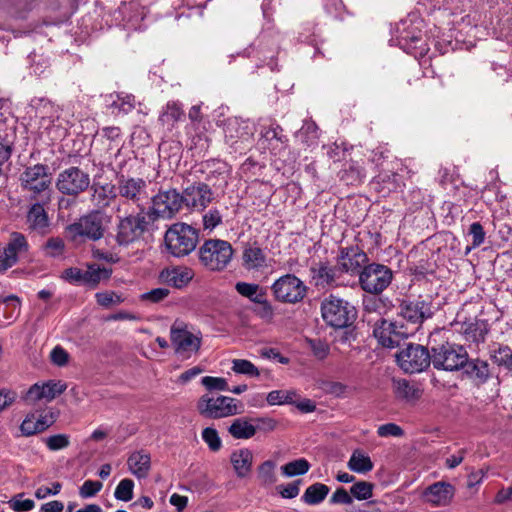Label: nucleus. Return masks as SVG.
<instances>
[{
    "instance_id": "f257e3e1",
    "label": "nucleus",
    "mask_w": 512,
    "mask_h": 512,
    "mask_svg": "<svg viewBox=\"0 0 512 512\" xmlns=\"http://www.w3.org/2000/svg\"><path fill=\"white\" fill-rule=\"evenodd\" d=\"M234 254L232 245L222 239H207L197 250L200 264L209 272H222L230 264Z\"/></svg>"
},
{
    "instance_id": "f03ea898",
    "label": "nucleus",
    "mask_w": 512,
    "mask_h": 512,
    "mask_svg": "<svg viewBox=\"0 0 512 512\" xmlns=\"http://www.w3.org/2000/svg\"><path fill=\"white\" fill-rule=\"evenodd\" d=\"M198 239V230L183 222L172 224L164 236L168 252L175 257L189 255L196 248Z\"/></svg>"
},
{
    "instance_id": "7ed1b4c3",
    "label": "nucleus",
    "mask_w": 512,
    "mask_h": 512,
    "mask_svg": "<svg viewBox=\"0 0 512 512\" xmlns=\"http://www.w3.org/2000/svg\"><path fill=\"white\" fill-rule=\"evenodd\" d=\"M19 181L21 188L30 193V199L49 201L52 175L47 165L35 164L26 167L20 174Z\"/></svg>"
},
{
    "instance_id": "20e7f679",
    "label": "nucleus",
    "mask_w": 512,
    "mask_h": 512,
    "mask_svg": "<svg viewBox=\"0 0 512 512\" xmlns=\"http://www.w3.org/2000/svg\"><path fill=\"white\" fill-rule=\"evenodd\" d=\"M321 315L327 325L346 328L356 320L357 311L348 301L330 295L321 303Z\"/></svg>"
},
{
    "instance_id": "39448f33",
    "label": "nucleus",
    "mask_w": 512,
    "mask_h": 512,
    "mask_svg": "<svg viewBox=\"0 0 512 512\" xmlns=\"http://www.w3.org/2000/svg\"><path fill=\"white\" fill-rule=\"evenodd\" d=\"M153 222L146 208H141L135 214L119 217L116 234L117 243L121 246H127L135 242L148 231Z\"/></svg>"
},
{
    "instance_id": "423d86ee",
    "label": "nucleus",
    "mask_w": 512,
    "mask_h": 512,
    "mask_svg": "<svg viewBox=\"0 0 512 512\" xmlns=\"http://www.w3.org/2000/svg\"><path fill=\"white\" fill-rule=\"evenodd\" d=\"M151 206L146 209L153 221L157 219H172L184 206L182 193L174 188L159 190L150 197Z\"/></svg>"
},
{
    "instance_id": "0eeeda50",
    "label": "nucleus",
    "mask_w": 512,
    "mask_h": 512,
    "mask_svg": "<svg viewBox=\"0 0 512 512\" xmlns=\"http://www.w3.org/2000/svg\"><path fill=\"white\" fill-rule=\"evenodd\" d=\"M198 413L210 419H221L239 414L237 400L228 396L202 395L196 404Z\"/></svg>"
},
{
    "instance_id": "6e6552de",
    "label": "nucleus",
    "mask_w": 512,
    "mask_h": 512,
    "mask_svg": "<svg viewBox=\"0 0 512 512\" xmlns=\"http://www.w3.org/2000/svg\"><path fill=\"white\" fill-rule=\"evenodd\" d=\"M432 364L438 370L456 371L463 368L468 360V353L461 345L446 342L432 346Z\"/></svg>"
},
{
    "instance_id": "1a4fd4ad",
    "label": "nucleus",
    "mask_w": 512,
    "mask_h": 512,
    "mask_svg": "<svg viewBox=\"0 0 512 512\" xmlns=\"http://www.w3.org/2000/svg\"><path fill=\"white\" fill-rule=\"evenodd\" d=\"M148 187L149 183L139 177L121 175L116 182L117 196L135 205L139 210L145 208V204L150 199Z\"/></svg>"
},
{
    "instance_id": "9d476101",
    "label": "nucleus",
    "mask_w": 512,
    "mask_h": 512,
    "mask_svg": "<svg viewBox=\"0 0 512 512\" xmlns=\"http://www.w3.org/2000/svg\"><path fill=\"white\" fill-rule=\"evenodd\" d=\"M67 234L74 242L88 239L97 241L104 235L103 217L98 212H92L82 216L77 222L66 228Z\"/></svg>"
},
{
    "instance_id": "9b49d317",
    "label": "nucleus",
    "mask_w": 512,
    "mask_h": 512,
    "mask_svg": "<svg viewBox=\"0 0 512 512\" xmlns=\"http://www.w3.org/2000/svg\"><path fill=\"white\" fill-rule=\"evenodd\" d=\"M274 298L287 304L301 302L307 293L304 282L293 274H286L279 277L271 286Z\"/></svg>"
},
{
    "instance_id": "f8f14e48",
    "label": "nucleus",
    "mask_w": 512,
    "mask_h": 512,
    "mask_svg": "<svg viewBox=\"0 0 512 512\" xmlns=\"http://www.w3.org/2000/svg\"><path fill=\"white\" fill-rule=\"evenodd\" d=\"M392 277L390 268L382 264L372 263L362 269L359 275V283L364 291L376 295L390 285Z\"/></svg>"
},
{
    "instance_id": "ddd939ff",
    "label": "nucleus",
    "mask_w": 512,
    "mask_h": 512,
    "mask_svg": "<svg viewBox=\"0 0 512 512\" xmlns=\"http://www.w3.org/2000/svg\"><path fill=\"white\" fill-rule=\"evenodd\" d=\"M397 362L406 373H418L426 369L432 362V355L419 344H408L396 355Z\"/></svg>"
},
{
    "instance_id": "4468645a",
    "label": "nucleus",
    "mask_w": 512,
    "mask_h": 512,
    "mask_svg": "<svg viewBox=\"0 0 512 512\" xmlns=\"http://www.w3.org/2000/svg\"><path fill=\"white\" fill-rule=\"evenodd\" d=\"M170 339L175 352L186 359L190 358L192 354H196L202 344L201 332L193 333L186 326L177 324L171 327Z\"/></svg>"
},
{
    "instance_id": "2eb2a0df",
    "label": "nucleus",
    "mask_w": 512,
    "mask_h": 512,
    "mask_svg": "<svg viewBox=\"0 0 512 512\" xmlns=\"http://www.w3.org/2000/svg\"><path fill=\"white\" fill-rule=\"evenodd\" d=\"M90 185V176L78 167H69L61 171L56 180V188L65 195L76 196Z\"/></svg>"
},
{
    "instance_id": "dca6fc26",
    "label": "nucleus",
    "mask_w": 512,
    "mask_h": 512,
    "mask_svg": "<svg viewBox=\"0 0 512 512\" xmlns=\"http://www.w3.org/2000/svg\"><path fill=\"white\" fill-rule=\"evenodd\" d=\"M373 335L383 347L394 348L399 346L403 339L408 338L410 333L403 325L398 326L379 317L374 321Z\"/></svg>"
},
{
    "instance_id": "f3484780",
    "label": "nucleus",
    "mask_w": 512,
    "mask_h": 512,
    "mask_svg": "<svg viewBox=\"0 0 512 512\" xmlns=\"http://www.w3.org/2000/svg\"><path fill=\"white\" fill-rule=\"evenodd\" d=\"M433 313L431 301L422 297L404 299L399 305V315L414 325H421L425 320L431 318Z\"/></svg>"
},
{
    "instance_id": "a211bd4d",
    "label": "nucleus",
    "mask_w": 512,
    "mask_h": 512,
    "mask_svg": "<svg viewBox=\"0 0 512 512\" xmlns=\"http://www.w3.org/2000/svg\"><path fill=\"white\" fill-rule=\"evenodd\" d=\"M28 247V242L23 234L12 232L6 247L0 248V273L15 265L19 255L27 252Z\"/></svg>"
},
{
    "instance_id": "6ab92c4d",
    "label": "nucleus",
    "mask_w": 512,
    "mask_h": 512,
    "mask_svg": "<svg viewBox=\"0 0 512 512\" xmlns=\"http://www.w3.org/2000/svg\"><path fill=\"white\" fill-rule=\"evenodd\" d=\"M182 196L184 206L203 211L212 202L214 193L208 184L196 182L186 187Z\"/></svg>"
},
{
    "instance_id": "aec40b11",
    "label": "nucleus",
    "mask_w": 512,
    "mask_h": 512,
    "mask_svg": "<svg viewBox=\"0 0 512 512\" xmlns=\"http://www.w3.org/2000/svg\"><path fill=\"white\" fill-rule=\"evenodd\" d=\"M368 261L364 251L358 246L343 247L337 258V264L341 272L351 275L361 273L362 266Z\"/></svg>"
},
{
    "instance_id": "412c9836",
    "label": "nucleus",
    "mask_w": 512,
    "mask_h": 512,
    "mask_svg": "<svg viewBox=\"0 0 512 512\" xmlns=\"http://www.w3.org/2000/svg\"><path fill=\"white\" fill-rule=\"evenodd\" d=\"M67 386L62 381H47L33 384L24 395V400L30 403L45 400L50 402L61 395Z\"/></svg>"
},
{
    "instance_id": "4be33fe9",
    "label": "nucleus",
    "mask_w": 512,
    "mask_h": 512,
    "mask_svg": "<svg viewBox=\"0 0 512 512\" xmlns=\"http://www.w3.org/2000/svg\"><path fill=\"white\" fill-rule=\"evenodd\" d=\"M455 495V487L445 481H438L429 485L422 493L423 500L433 507L449 505Z\"/></svg>"
},
{
    "instance_id": "5701e85b",
    "label": "nucleus",
    "mask_w": 512,
    "mask_h": 512,
    "mask_svg": "<svg viewBox=\"0 0 512 512\" xmlns=\"http://www.w3.org/2000/svg\"><path fill=\"white\" fill-rule=\"evenodd\" d=\"M225 139L230 145L248 142L253 136V127L246 120L230 118L224 128Z\"/></svg>"
},
{
    "instance_id": "b1692460",
    "label": "nucleus",
    "mask_w": 512,
    "mask_h": 512,
    "mask_svg": "<svg viewBox=\"0 0 512 512\" xmlns=\"http://www.w3.org/2000/svg\"><path fill=\"white\" fill-rule=\"evenodd\" d=\"M129 472L137 479H145L151 470V456L144 450L132 452L127 459Z\"/></svg>"
},
{
    "instance_id": "393cba45",
    "label": "nucleus",
    "mask_w": 512,
    "mask_h": 512,
    "mask_svg": "<svg viewBox=\"0 0 512 512\" xmlns=\"http://www.w3.org/2000/svg\"><path fill=\"white\" fill-rule=\"evenodd\" d=\"M253 453L248 448H241L232 451L230 454V463L238 478H246L249 476L253 465Z\"/></svg>"
},
{
    "instance_id": "a878e982",
    "label": "nucleus",
    "mask_w": 512,
    "mask_h": 512,
    "mask_svg": "<svg viewBox=\"0 0 512 512\" xmlns=\"http://www.w3.org/2000/svg\"><path fill=\"white\" fill-rule=\"evenodd\" d=\"M54 423L52 416L40 415L38 418L34 413L26 415L20 425L23 436L29 437L47 430Z\"/></svg>"
},
{
    "instance_id": "bb28decb",
    "label": "nucleus",
    "mask_w": 512,
    "mask_h": 512,
    "mask_svg": "<svg viewBox=\"0 0 512 512\" xmlns=\"http://www.w3.org/2000/svg\"><path fill=\"white\" fill-rule=\"evenodd\" d=\"M194 275L193 269L186 266H177L161 272V278L170 286L178 289L186 287Z\"/></svg>"
},
{
    "instance_id": "cd10ccee",
    "label": "nucleus",
    "mask_w": 512,
    "mask_h": 512,
    "mask_svg": "<svg viewBox=\"0 0 512 512\" xmlns=\"http://www.w3.org/2000/svg\"><path fill=\"white\" fill-rule=\"evenodd\" d=\"M338 269L328 263L319 262L310 268L311 277L317 287L331 286L336 282Z\"/></svg>"
},
{
    "instance_id": "c85d7f7f",
    "label": "nucleus",
    "mask_w": 512,
    "mask_h": 512,
    "mask_svg": "<svg viewBox=\"0 0 512 512\" xmlns=\"http://www.w3.org/2000/svg\"><path fill=\"white\" fill-rule=\"evenodd\" d=\"M242 265L247 270H259L266 265V254L256 243L246 244L242 253Z\"/></svg>"
},
{
    "instance_id": "c756f323",
    "label": "nucleus",
    "mask_w": 512,
    "mask_h": 512,
    "mask_svg": "<svg viewBox=\"0 0 512 512\" xmlns=\"http://www.w3.org/2000/svg\"><path fill=\"white\" fill-rule=\"evenodd\" d=\"M390 45H399V47L408 54H424L428 48L422 43L418 34H399L389 40Z\"/></svg>"
},
{
    "instance_id": "7c9ffc66",
    "label": "nucleus",
    "mask_w": 512,
    "mask_h": 512,
    "mask_svg": "<svg viewBox=\"0 0 512 512\" xmlns=\"http://www.w3.org/2000/svg\"><path fill=\"white\" fill-rule=\"evenodd\" d=\"M438 43L444 41L447 43L445 48H440L443 53L451 50H470L475 46V35L474 34H438Z\"/></svg>"
},
{
    "instance_id": "2f4dec72",
    "label": "nucleus",
    "mask_w": 512,
    "mask_h": 512,
    "mask_svg": "<svg viewBox=\"0 0 512 512\" xmlns=\"http://www.w3.org/2000/svg\"><path fill=\"white\" fill-rule=\"evenodd\" d=\"M91 201L95 207L105 208L110 205L111 201L117 197L116 184H98L94 183L91 187Z\"/></svg>"
},
{
    "instance_id": "473e14b6",
    "label": "nucleus",
    "mask_w": 512,
    "mask_h": 512,
    "mask_svg": "<svg viewBox=\"0 0 512 512\" xmlns=\"http://www.w3.org/2000/svg\"><path fill=\"white\" fill-rule=\"evenodd\" d=\"M393 391L397 399L407 403H415L423 394L422 389L418 385L410 383L405 379L395 380Z\"/></svg>"
},
{
    "instance_id": "72a5a7b5",
    "label": "nucleus",
    "mask_w": 512,
    "mask_h": 512,
    "mask_svg": "<svg viewBox=\"0 0 512 512\" xmlns=\"http://www.w3.org/2000/svg\"><path fill=\"white\" fill-rule=\"evenodd\" d=\"M488 330L487 321L482 319H473L461 325V332L466 340L474 343L483 342Z\"/></svg>"
},
{
    "instance_id": "f704fd0d",
    "label": "nucleus",
    "mask_w": 512,
    "mask_h": 512,
    "mask_svg": "<svg viewBox=\"0 0 512 512\" xmlns=\"http://www.w3.org/2000/svg\"><path fill=\"white\" fill-rule=\"evenodd\" d=\"M107 107L112 114H128L135 108L133 95L110 94L106 97Z\"/></svg>"
},
{
    "instance_id": "c9c22d12",
    "label": "nucleus",
    "mask_w": 512,
    "mask_h": 512,
    "mask_svg": "<svg viewBox=\"0 0 512 512\" xmlns=\"http://www.w3.org/2000/svg\"><path fill=\"white\" fill-rule=\"evenodd\" d=\"M257 428L252 419L240 417L232 421L228 432L235 439H250L256 434Z\"/></svg>"
},
{
    "instance_id": "e433bc0d",
    "label": "nucleus",
    "mask_w": 512,
    "mask_h": 512,
    "mask_svg": "<svg viewBox=\"0 0 512 512\" xmlns=\"http://www.w3.org/2000/svg\"><path fill=\"white\" fill-rule=\"evenodd\" d=\"M27 223L29 228L40 233H44L49 225L48 215L41 203H35L31 206L27 214Z\"/></svg>"
},
{
    "instance_id": "4c0bfd02",
    "label": "nucleus",
    "mask_w": 512,
    "mask_h": 512,
    "mask_svg": "<svg viewBox=\"0 0 512 512\" xmlns=\"http://www.w3.org/2000/svg\"><path fill=\"white\" fill-rule=\"evenodd\" d=\"M184 116L182 105L178 101H169L159 115V122L171 130Z\"/></svg>"
},
{
    "instance_id": "58836bf2",
    "label": "nucleus",
    "mask_w": 512,
    "mask_h": 512,
    "mask_svg": "<svg viewBox=\"0 0 512 512\" xmlns=\"http://www.w3.org/2000/svg\"><path fill=\"white\" fill-rule=\"evenodd\" d=\"M465 373L477 383H485L490 377L489 365L486 361L479 359L468 361L464 365Z\"/></svg>"
},
{
    "instance_id": "ea45409f",
    "label": "nucleus",
    "mask_w": 512,
    "mask_h": 512,
    "mask_svg": "<svg viewBox=\"0 0 512 512\" xmlns=\"http://www.w3.org/2000/svg\"><path fill=\"white\" fill-rule=\"evenodd\" d=\"M112 269L90 264L84 269V285L95 288L101 281L111 277Z\"/></svg>"
},
{
    "instance_id": "a19ab883",
    "label": "nucleus",
    "mask_w": 512,
    "mask_h": 512,
    "mask_svg": "<svg viewBox=\"0 0 512 512\" xmlns=\"http://www.w3.org/2000/svg\"><path fill=\"white\" fill-rule=\"evenodd\" d=\"M330 489L323 483H314L307 487L302 495V501L308 505L320 504L328 495Z\"/></svg>"
},
{
    "instance_id": "79ce46f5",
    "label": "nucleus",
    "mask_w": 512,
    "mask_h": 512,
    "mask_svg": "<svg viewBox=\"0 0 512 512\" xmlns=\"http://www.w3.org/2000/svg\"><path fill=\"white\" fill-rule=\"evenodd\" d=\"M348 468L353 472L365 474L373 469V462L368 455L355 450L348 461Z\"/></svg>"
},
{
    "instance_id": "37998d69",
    "label": "nucleus",
    "mask_w": 512,
    "mask_h": 512,
    "mask_svg": "<svg viewBox=\"0 0 512 512\" xmlns=\"http://www.w3.org/2000/svg\"><path fill=\"white\" fill-rule=\"evenodd\" d=\"M276 463L272 460H266L257 468V479L261 486H271L277 481L275 473Z\"/></svg>"
},
{
    "instance_id": "c03bdc74",
    "label": "nucleus",
    "mask_w": 512,
    "mask_h": 512,
    "mask_svg": "<svg viewBox=\"0 0 512 512\" xmlns=\"http://www.w3.org/2000/svg\"><path fill=\"white\" fill-rule=\"evenodd\" d=\"M305 344L317 360L323 361L330 354V346L325 340L320 338H306Z\"/></svg>"
},
{
    "instance_id": "a18cd8bd",
    "label": "nucleus",
    "mask_w": 512,
    "mask_h": 512,
    "mask_svg": "<svg viewBox=\"0 0 512 512\" xmlns=\"http://www.w3.org/2000/svg\"><path fill=\"white\" fill-rule=\"evenodd\" d=\"M309 469L310 463L304 458L293 460L281 467V471L286 477L304 475L309 471Z\"/></svg>"
},
{
    "instance_id": "49530a36",
    "label": "nucleus",
    "mask_w": 512,
    "mask_h": 512,
    "mask_svg": "<svg viewBox=\"0 0 512 512\" xmlns=\"http://www.w3.org/2000/svg\"><path fill=\"white\" fill-rule=\"evenodd\" d=\"M235 289L240 295L247 297L254 303L259 301V298L262 296H265V292L262 291L260 286L254 283L238 282L235 285Z\"/></svg>"
},
{
    "instance_id": "de8ad7c7",
    "label": "nucleus",
    "mask_w": 512,
    "mask_h": 512,
    "mask_svg": "<svg viewBox=\"0 0 512 512\" xmlns=\"http://www.w3.org/2000/svg\"><path fill=\"white\" fill-rule=\"evenodd\" d=\"M302 143L308 146L314 144L318 138V128L314 122L305 121L300 130L296 133Z\"/></svg>"
},
{
    "instance_id": "09e8293b",
    "label": "nucleus",
    "mask_w": 512,
    "mask_h": 512,
    "mask_svg": "<svg viewBox=\"0 0 512 512\" xmlns=\"http://www.w3.org/2000/svg\"><path fill=\"white\" fill-rule=\"evenodd\" d=\"M297 393L293 390H273L267 395L269 405H283L293 403Z\"/></svg>"
},
{
    "instance_id": "8fccbe9b",
    "label": "nucleus",
    "mask_w": 512,
    "mask_h": 512,
    "mask_svg": "<svg viewBox=\"0 0 512 512\" xmlns=\"http://www.w3.org/2000/svg\"><path fill=\"white\" fill-rule=\"evenodd\" d=\"M20 312V301L14 295L7 296L3 300V316L11 323L14 321Z\"/></svg>"
},
{
    "instance_id": "3c124183",
    "label": "nucleus",
    "mask_w": 512,
    "mask_h": 512,
    "mask_svg": "<svg viewBox=\"0 0 512 512\" xmlns=\"http://www.w3.org/2000/svg\"><path fill=\"white\" fill-rule=\"evenodd\" d=\"M133 489H134V482L133 480L129 478L122 479L115 491H114V497L117 500L128 502L133 498Z\"/></svg>"
},
{
    "instance_id": "603ef678",
    "label": "nucleus",
    "mask_w": 512,
    "mask_h": 512,
    "mask_svg": "<svg viewBox=\"0 0 512 512\" xmlns=\"http://www.w3.org/2000/svg\"><path fill=\"white\" fill-rule=\"evenodd\" d=\"M492 360L498 366H503L509 372H512V350L508 347H500L492 354Z\"/></svg>"
},
{
    "instance_id": "864d4df0",
    "label": "nucleus",
    "mask_w": 512,
    "mask_h": 512,
    "mask_svg": "<svg viewBox=\"0 0 512 512\" xmlns=\"http://www.w3.org/2000/svg\"><path fill=\"white\" fill-rule=\"evenodd\" d=\"M232 370L237 374L250 377H258L260 375L258 368L252 362L245 359H234L232 361Z\"/></svg>"
},
{
    "instance_id": "5fc2aeb1",
    "label": "nucleus",
    "mask_w": 512,
    "mask_h": 512,
    "mask_svg": "<svg viewBox=\"0 0 512 512\" xmlns=\"http://www.w3.org/2000/svg\"><path fill=\"white\" fill-rule=\"evenodd\" d=\"M222 223V215L217 208L209 209L202 216L203 230L211 232Z\"/></svg>"
},
{
    "instance_id": "6e6d98bb",
    "label": "nucleus",
    "mask_w": 512,
    "mask_h": 512,
    "mask_svg": "<svg viewBox=\"0 0 512 512\" xmlns=\"http://www.w3.org/2000/svg\"><path fill=\"white\" fill-rule=\"evenodd\" d=\"M201 436L211 451L217 452L221 449L222 440L215 428L207 427L203 429Z\"/></svg>"
},
{
    "instance_id": "4d7b16f0",
    "label": "nucleus",
    "mask_w": 512,
    "mask_h": 512,
    "mask_svg": "<svg viewBox=\"0 0 512 512\" xmlns=\"http://www.w3.org/2000/svg\"><path fill=\"white\" fill-rule=\"evenodd\" d=\"M373 484L366 481H359L350 488V493L357 500H367L372 497Z\"/></svg>"
},
{
    "instance_id": "13d9d810",
    "label": "nucleus",
    "mask_w": 512,
    "mask_h": 512,
    "mask_svg": "<svg viewBox=\"0 0 512 512\" xmlns=\"http://www.w3.org/2000/svg\"><path fill=\"white\" fill-rule=\"evenodd\" d=\"M24 494L19 493L8 501V505L16 512H27L35 507V502L32 499H23Z\"/></svg>"
},
{
    "instance_id": "bf43d9fd",
    "label": "nucleus",
    "mask_w": 512,
    "mask_h": 512,
    "mask_svg": "<svg viewBox=\"0 0 512 512\" xmlns=\"http://www.w3.org/2000/svg\"><path fill=\"white\" fill-rule=\"evenodd\" d=\"M47 448L51 451H58L70 445V437L67 434H56L44 439Z\"/></svg>"
},
{
    "instance_id": "052dcab7",
    "label": "nucleus",
    "mask_w": 512,
    "mask_h": 512,
    "mask_svg": "<svg viewBox=\"0 0 512 512\" xmlns=\"http://www.w3.org/2000/svg\"><path fill=\"white\" fill-rule=\"evenodd\" d=\"M363 307L365 311V317L368 321V323H371L372 321H375L372 316V314L377 313L379 316L381 313L379 312V309L383 308L382 301L375 297H368L363 300Z\"/></svg>"
},
{
    "instance_id": "680f3d73",
    "label": "nucleus",
    "mask_w": 512,
    "mask_h": 512,
    "mask_svg": "<svg viewBox=\"0 0 512 512\" xmlns=\"http://www.w3.org/2000/svg\"><path fill=\"white\" fill-rule=\"evenodd\" d=\"M469 235L472 236V246L466 248L468 254L472 248L479 247L485 240V231L479 222H474L469 227Z\"/></svg>"
},
{
    "instance_id": "e2e57ef3",
    "label": "nucleus",
    "mask_w": 512,
    "mask_h": 512,
    "mask_svg": "<svg viewBox=\"0 0 512 512\" xmlns=\"http://www.w3.org/2000/svg\"><path fill=\"white\" fill-rule=\"evenodd\" d=\"M95 297L97 303L105 308H108L112 305H118L123 302V298L112 291L96 293Z\"/></svg>"
},
{
    "instance_id": "0e129e2a",
    "label": "nucleus",
    "mask_w": 512,
    "mask_h": 512,
    "mask_svg": "<svg viewBox=\"0 0 512 512\" xmlns=\"http://www.w3.org/2000/svg\"><path fill=\"white\" fill-rule=\"evenodd\" d=\"M202 385L212 391H228V382L225 378L222 377H213V376H205L201 379Z\"/></svg>"
},
{
    "instance_id": "69168bd1",
    "label": "nucleus",
    "mask_w": 512,
    "mask_h": 512,
    "mask_svg": "<svg viewBox=\"0 0 512 512\" xmlns=\"http://www.w3.org/2000/svg\"><path fill=\"white\" fill-rule=\"evenodd\" d=\"M100 481L86 480L79 488V495L83 499L94 497L102 489Z\"/></svg>"
},
{
    "instance_id": "338daca9",
    "label": "nucleus",
    "mask_w": 512,
    "mask_h": 512,
    "mask_svg": "<svg viewBox=\"0 0 512 512\" xmlns=\"http://www.w3.org/2000/svg\"><path fill=\"white\" fill-rule=\"evenodd\" d=\"M301 480L293 481L287 485H280L277 487L278 492L283 498L292 499L299 495Z\"/></svg>"
},
{
    "instance_id": "774afa93",
    "label": "nucleus",
    "mask_w": 512,
    "mask_h": 512,
    "mask_svg": "<svg viewBox=\"0 0 512 512\" xmlns=\"http://www.w3.org/2000/svg\"><path fill=\"white\" fill-rule=\"evenodd\" d=\"M377 433L380 437H401L404 434L403 429L395 423H387L378 427Z\"/></svg>"
}]
</instances>
